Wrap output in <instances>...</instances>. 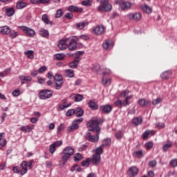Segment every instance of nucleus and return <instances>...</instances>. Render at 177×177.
<instances>
[{
    "instance_id": "1",
    "label": "nucleus",
    "mask_w": 177,
    "mask_h": 177,
    "mask_svg": "<svg viewBox=\"0 0 177 177\" xmlns=\"http://www.w3.org/2000/svg\"><path fill=\"white\" fill-rule=\"evenodd\" d=\"M103 124V120L97 117H93L86 122V127L91 132H100V127Z\"/></svg>"
},
{
    "instance_id": "2",
    "label": "nucleus",
    "mask_w": 177,
    "mask_h": 177,
    "mask_svg": "<svg viewBox=\"0 0 177 177\" xmlns=\"http://www.w3.org/2000/svg\"><path fill=\"white\" fill-rule=\"evenodd\" d=\"M74 154V149L71 147H66L64 148L61 153L62 160L64 164H66L68 159L71 158V156Z\"/></svg>"
},
{
    "instance_id": "3",
    "label": "nucleus",
    "mask_w": 177,
    "mask_h": 177,
    "mask_svg": "<svg viewBox=\"0 0 177 177\" xmlns=\"http://www.w3.org/2000/svg\"><path fill=\"white\" fill-rule=\"evenodd\" d=\"M95 132L96 133L95 135H92L91 132H88L85 136V138L86 139V140H88V142H91V143H97L99 142L100 131Z\"/></svg>"
},
{
    "instance_id": "4",
    "label": "nucleus",
    "mask_w": 177,
    "mask_h": 177,
    "mask_svg": "<svg viewBox=\"0 0 177 177\" xmlns=\"http://www.w3.org/2000/svg\"><path fill=\"white\" fill-rule=\"evenodd\" d=\"M53 96V92L50 90H42L39 92V97L40 99H43L44 100L46 99H49Z\"/></svg>"
},
{
    "instance_id": "5",
    "label": "nucleus",
    "mask_w": 177,
    "mask_h": 177,
    "mask_svg": "<svg viewBox=\"0 0 177 177\" xmlns=\"http://www.w3.org/2000/svg\"><path fill=\"white\" fill-rule=\"evenodd\" d=\"M116 3L119 5L122 10H128V9H131L132 6V3H131V2L125 1L124 0H119Z\"/></svg>"
},
{
    "instance_id": "6",
    "label": "nucleus",
    "mask_w": 177,
    "mask_h": 177,
    "mask_svg": "<svg viewBox=\"0 0 177 177\" xmlns=\"http://www.w3.org/2000/svg\"><path fill=\"white\" fill-rule=\"evenodd\" d=\"M54 80L55 81V89L59 91V89L63 86V77L60 75H55Z\"/></svg>"
},
{
    "instance_id": "7",
    "label": "nucleus",
    "mask_w": 177,
    "mask_h": 177,
    "mask_svg": "<svg viewBox=\"0 0 177 177\" xmlns=\"http://www.w3.org/2000/svg\"><path fill=\"white\" fill-rule=\"evenodd\" d=\"M19 28H21L24 33L27 35V37H35V30H32V28H30L27 26H20Z\"/></svg>"
},
{
    "instance_id": "8",
    "label": "nucleus",
    "mask_w": 177,
    "mask_h": 177,
    "mask_svg": "<svg viewBox=\"0 0 177 177\" xmlns=\"http://www.w3.org/2000/svg\"><path fill=\"white\" fill-rule=\"evenodd\" d=\"M138 174L139 169H138V167H136V166L131 167L127 171V175L129 177L138 176Z\"/></svg>"
},
{
    "instance_id": "9",
    "label": "nucleus",
    "mask_w": 177,
    "mask_h": 177,
    "mask_svg": "<svg viewBox=\"0 0 177 177\" xmlns=\"http://www.w3.org/2000/svg\"><path fill=\"white\" fill-rule=\"evenodd\" d=\"M113 9V6L110 3L104 4V6H100L97 8V12H110Z\"/></svg>"
},
{
    "instance_id": "10",
    "label": "nucleus",
    "mask_w": 177,
    "mask_h": 177,
    "mask_svg": "<svg viewBox=\"0 0 177 177\" xmlns=\"http://www.w3.org/2000/svg\"><path fill=\"white\" fill-rule=\"evenodd\" d=\"M77 37H72L68 44L69 50H75L77 49Z\"/></svg>"
},
{
    "instance_id": "11",
    "label": "nucleus",
    "mask_w": 177,
    "mask_h": 177,
    "mask_svg": "<svg viewBox=\"0 0 177 177\" xmlns=\"http://www.w3.org/2000/svg\"><path fill=\"white\" fill-rule=\"evenodd\" d=\"M93 31L96 35H102L104 34V26L103 25L97 26L93 30Z\"/></svg>"
},
{
    "instance_id": "12",
    "label": "nucleus",
    "mask_w": 177,
    "mask_h": 177,
    "mask_svg": "<svg viewBox=\"0 0 177 177\" xmlns=\"http://www.w3.org/2000/svg\"><path fill=\"white\" fill-rule=\"evenodd\" d=\"M129 17L131 20H136V21H139V20L142 19V15L140 12L131 13L129 15Z\"/></svg>"
},
{
    "instance_id": "13",
    "label": "nucleus",
    "mask_w": 177,
    "mask_h": 177,
    "mask_svg": "<svg viewBox=\"0 0 177 177\" xmlns=\"http://www.w3.org/2000/svg\"><path fill=\"white\" fill-rule=\"evenodd\" d=\"M100 109L106 114H109V113H111V106L106 104V105H102L100 107Z\"/></svg>"
},
{
    "instance_id": "14",
    "label": "nucleus",
    "mask_w": 177,
    "mask_h": 177,
    "mask_svg": "<svg viewBox=\"0 0 177 177\" xmlns=\"http://www.w3.org/2000/svg\"><path fill=\"white\" fill-rule=\"evenodd\" d=\"M41 20L44 23V24L53 26V22L49 20V16L48 15L44 14L41 16Z\"/></svg>"
},
{
    "instance_id": "15",
    "label": "nucleus",
    "mask_w": 177,
    "mask_h": 177,
    "mask_svg": "<svg viewBox=\"0 0 177 177\" xmlns=\"http://www.w3.org/2000/svg\"><path fill=\"white\" fill-rule=\"evenodd\" d=\"M57 46L60 50H66L68 48V44L66 43V41L63 39L59 40Z\"/></svg>"
},
{
    "instance_id": "16",
    "label": "nucleus",
    "mask_w": 177,
    "mask_h": 177,
    "mask_svg": "<svg viewBox=\"0 0 177 177\" xmlns=\"http://www.w3.org/2000/svg\"><path fill=\"white\" fill-rule=\"evenodd\" d=\"M113 45L114 44L111 41L106 40V41L103 43L102 46L104 49L109 50V49H111V48H113Z\"/></svg>"
},
{
    "instance_id": "17",
    "label": "nucleus",
    "mask_w": 177,
    "mask_h": 177,
    "mask_svg": "<svg viewBox=\"0 0 177 177\" xmlns=\"http://www.w3.org/2000/svg\"><path fill=\"white\" fill-rule=\"evenodd\" d=\"M85 26H88V22L86 21L75 24V28L77 30H83V28H85Z\"/></svg>"
},
{
    "instance_id": "18",
    "label": "nucleus",
    "mask_w": 177,
    "mask_h": 177,
    "mask_svg": "<svg viewBox=\"0 0 177 177\" xmlns=\"http://www.w3.org/2000/svg\"><path fill=\"white\" fill-rule=\"evenodd\" d=\"M101 157L99 154H93L92 158V162L94 165H97L100 162Z\"/></svg>"
},
{
    "instance_id": "19",
    "label": "nucleus",
    "mask_w": 177,
    "mask_h": 177,
    "mask_svg": "<svg viewBox=\"0 0 177 177\" xmlns=\"http://www.w3.org/2000/svg\"><path fill=\"white\" fill-rule=\"evenodd\" d=\"M0 32H1V34H6L8 35V34H10V28H9L8 26H1L0 27Z\"/></svg>"
},
{
    "instance_id": "20",
    "label": "nucleus",
    "mask_w": 177,
    "mask_h": 177,
    "mask_svg": "<svg viewBox=\"0 0 177 177\" xmlns=\"http://www.w3.org/2000/svg\"><path fill=\"white\" fill-rule=\"evenodd\" d=\"M88 106L90 107V109H91V110H97V109H99V106L93 100H90L88 102Z\"/></svg>"
},
{
    "instance_id": "21",
    "label": "nucleus",
    "mask_w": 177,
    "mask_h": 177,
    "mask_svg": "<svg viewBox=\"0 0 177 177\" xmlns=\"http://www.w3.org/2000/svg\"><path fill=\"white\" fill-rule=\"evenodd\" d=\"M149 135H154V131L151 130H147L142 134V139L147 140L149 139Z\"/></svg>"
},
{
    "instance_id": "22",
    "label": "nucleus",
    "mask_w": 177,
    "mask_h": 177,
    "mask_svg": "<svg viewBox=\"0 0 177 177\" xmlns=\"http://www.w3.org/2000/svg\"><path fill=\"white\" fill-rule=\"evenodd\" d=\"M21 167L22 168L21 171V174L26 175V174H27V162L23 161L21 164Z\"/></svg>"
},
{
    "instance_id": "23",
    "label": "nucleus",
    "mask_w": 177,
    "mask_h": 177,
    "mask_svg": "<svg viewBox=\"0 0 177 177\" xmlns=\"http://www.w3.org/2000/svg\"><path fill=\"white\" fill-rule=\"evenodd\" d=\"M27 6V3L20 0L17 1L16 8L17 9H24Z\"/></svg>"
},
{
    "instance_id": "24",
    "label": "nucleus",
    "mask_w": 177,
    "mask_h": 177,
    "mask_svg": "<svg viewBox=\"0 0 177 177\" xmlns=\"http://www.w3.org/2000/svg\"><path fill=\"white\" fill-rule=\"evenodd\" d=\"M39 34L41 37H44V38H48V37H49V31L44 28L40 29Z\"/></svg>"
},
{
    "instance_id": "25",
    "label": "nucleus",
    "mask_w": 177,
    "mask_h": 177,
    "mask_svg": "<svg viewBox=\"0 0 177 177\" xmlns=\"http://www.w3.org/2000/svg\"><path fill=\"white\" fill-rule=\"evenodd\" d=\"M150 102L149 100H146L145 98L140 99L138 100V104L142 107H145L146 106H149Z\"/></svg>"
},
{
    "instance_id": "26",
    "label": "nucleus",
    "mask_w": 177,
    "mask_h": 177,
    "mask_svg": "<svg viewBox=\"0 0 177 177\" xmlns=\"http://www.w3.org/2000/svg\"><path fill=\"white\" fill-rule=\"evenodd\" d=\"M143 122V119H142V117L138 116L137 118H134L133 119V124H135L136 126L140 125Z\"/></svg>"
},
{
    "instance_id": "27",
    "label": "nucleus",
    "mask_w": 177,
    "mask_h": 177,
    "mask_svg": "<svg viewBox=\"0 0 177 177\" xmlns=\"http://www.w3.org/2000/svg\"><path fill=\"white\" fill-rule=\"evenodd\" d=\"M6 13L8 16V17L13 16L15 15V8H6Z\"/></svg>"
},
{
    "instance_id": "28",
    "label": "nucleus",
    "mask_w": 177,
    "mask_h": 177,
    "mask_svg": "<svg viewBox=\"0 0 177 177\" xmlns=\"http://www.w3.org/2000/svg\"><path fill=\"white\" fill-rule=\"evenodd\" d=\"M171 147H172V142L169 141L167 143L163 145L162 150L163 151H168Z\"/></svg>"
},
{
    "instance_id": "29",
    "label": "nucleus",
    "mask_w": 177,
    "mask_h": 177,
    "mask_svg": "<svg viewBox=\"0 0 177 177\" xmlns=\"http://www.w3.org/2000/svg\"><path fill=\"white\" fill-rule=\"evenodd\" d=\"M78 128H80V125L75 124L74 122H73V125H71L68 127L67 132H71L75 129H78Z\"/></svg>"
},
{
    "instance_id": "30",
    "label": "nucleus",
    "mask_w": 177,
    "mask_h": 177,
    "mask_svg": "<svg viewBox=\"0 0 177 177\" xmlns=\"http://www.w3.org/2000/svg\"><path fill=\"white\" fill-rule=\"evenodd\" d=\"M78 63H80V59H75L69 64V67L71 68H77Z\"/></svg>"
},
{
    "instance_id": "31",
    "label": "nucleus",
    "mask_w": 177,
    "mask_h": 177,
    "mask_svg": "<svg viewBox=\"0 0 177 177\" xmlns=\"http://www.w3.org/2000/svg\"><path fill=\"white\" fill-rule=\"evenodd\" d=\"M24 54L27 55L28 59H34V51L28 50L24 52Z\"/></svg>"
},
{
    "instance_id": "32",
    "label": "nucleus",
    "mask_w": 177,
    "mask_h": 177,
    "mask_svg": "<svg viewBox=\"0 0 177 177\" xmlns=\"http://www.w3.org/2000/svg\"><path fill=\"white\" fill-rule=\"evenodd\" d=\"M142 9L144 12H145V13H147L148 15H150V13H151V8L147 6V5H144L142 6Z\"/></svg>"
},
{
    "instance_id": "33",
    "label": "nucleus",
    "mask_w": 177,
    "mask_h": 177,
    "mask_svg": "<svg viewBox=\"0 0 177 177\" xmlns=\"http://www.w3.org/2000/svg\"><path fill=\"white\" fill-rule=\"evenodd\" d=\"M65 73L66 77H68L69 78H73V77H74V71L71 69L65 70Z\"/></svg>"
},
{
    "instance_id": "34",
    "label": "nucleus",
    "mask_w": 177,
    "mask_h": 177,
    "mask_svg": "<svg viewBox=\"0 0 177 177\" xmlns=\"http://www.w3.org/2000/svg\"><path fill=\"white\" fill-rule=\"evenodd\" d=\"M133 154L138 158H142V157H143V151L142 150L136 151H134Z\"/></svg>"
},
{
    "instance_id": "35",
    "label": "nucleus",
    "mask_w": 177,
    "mask_h": 177,
    "mask_svg": "<svg viewBox=\"0 0 177 177\" xmlns=\"http://www.w3.org/2000/svg\"><path fill=\"white\" fill-rule=\"evenodd\" d=\"M68 12H78L79 8L77 6H69L68 7Z\"/></svg>"
},
{
    "instance_id": "36",
    "label": "nucleus",
    "mask_w": 177,
    "mask_h": 177,
    "mask_svg": "<svg viewBox=\"0 0 177 177\" xmlns=\"http://www.w3.org/2000/svg\"><path fill=\"white\" fill-rule=\"evenodd\" d=\"M76 115L77 117H82L84 115V110L81 108H77L76 109Z\"/></svg>"
},
{
    "instance_id": "37",
    "label": "nucleus",
    "mask_w": 177,
    "mask_h": 177,
    "mask_svg": "<svg viewBox=\"0 0 177 177\" xmlns=\"http://www.w3.org/2000/svg\"><path fill=\"white\" fill-rule=\"evenodd\" d=\"M66 57V55L63 53H58L55 55V59L57 60H63Z\"/></svg>"
},
{
    "instance_id": "38",
    "label": "nucleus",
    "mask_w": 177,
    "mask_h": 177,
    "mask_svg": "<svg viewBox=\"0 0 177 177\" xmlns=\"http://www.w3.org/2000/svg\"><path fill=\"white\" fill-rule=\"evenodd\" d=\"M91 165V159L87 158L82 162V167H88Z\"/></svg>"
},
{
    "instance_id": "39",
    "label": "nucleus",
    "mask_w": 177,
    "mask_h": 177,
    "mask_svg": "<svg viewBox=\"0 0 177 177\" xmlns=\"http://www.w3.org/2000/svg\"><path fill=\"white\" fill-rule=\"evenodd\" d=\"M74 114H75V111L73 109L68 110L66 113L67 117H71V115H74Z\"/></svg>"
},
{
    "instance_id": "40",
    "label": "nucleus",
    "mask_w": 177,
    "mask_h": 177,
    "mask_svg": "<svg viewBox=\"0 0 177 177\" xmlns=\"http://www.w3.org/2000/svg\"><path fill=\"white\" fill-rule=\"evenodd\" d=\"M110 145H111V139L110 138H106L102 142V146H110Z\"/></svg>"
},
{
    "instance_id": "41",
    "label": "nucleus",
    "mask_w": 177,
    "mask_h": 177,
    "mask_svg": "<svg viewBox=\"0 0 177 177\" xmlns=\"http://www.w3.org/2000/svg\"><path fill=\"white\" fill-rule=\"evenodd\" d=\"M85 53V52L84 51H77L75 54V60H80V57H81V56H82V55H84Z\"/></svg>"
},
{
    "instance_id": "42",
    "label": "nucleus",
    "mask_w": 177,
    "mask_h": 177,
    "mask_svg": "<svg viewBox=\"0 0 177 177\" xmlns=\"http://www.w3.org/2000/svg\"><path fill=\"white\" fill-rule=\"evenodd\" d=\"M63 16V10L62 9H59L57 10V12L55 14V17L56 19H60Z\"/></svg>"
},
{
    "instance_id": "43",
    "label": "nucleus",
    "mask_w": 177,
    "mask_h": 177,
    "mask_svg": "<svg viewBox=\"0 0 177 177\" xmlns=\"http://www.w3.org/2000/svg\"><path fill=\"white\" fill-rule=\"evenodd\" d=\"M20 78H21V81H27L28 82H30V81L32 80L31 77L24 76V75L21 76Z\"/></svg>"
},
{
    "instance_id": "44",
    "label": "nucleus",
    "mask_w": 177,
    "mask_h": 177,
    "mask_svg": "<svg viewBox=\"0 0 177 177\" xmlns=\"http://www.w3.org/2000/svg\"><path fill=\"white\" fill-rule=\"evenodd\" d=\"M71 106V104H68L67 105H59L58 106V111H62V110H64V109H67V107H70Z\"/></svg>"
},
{
    "instance_id": "45",
    "label": "nucleus",
    "mask_w": 177,
    "mask_h": 177,
    "mask_svg": "<svg viewBox=\"0 0 177 177\" xmlns=\"http://www.w3.org/2000/svg\"><path fill=\"white\" fill-rule=\"evenodd\" d=\"M83 6H92V0H86L82 2Z\"/></svg>"
},
{
    "instance_id": "46",
    "label": "nucleus",
    "mask_w": 177,
    "mask_h": 177,
    "mask_svg": "<svg viewBox=\"0 0 177 177\" xmlns=\"http://www.w3.org/2000/svg\"><path fill=\"white\" fill-rule=\"evenodd\" d=\"M160 77L162 80H167L168 77H169V72L168 71H165L163 72L161 75Z\"/></svg>"
},
{
    "instance_id": "47",
    "label": "nucleus",
    "mask_w": 177,
    "mask_h": 177,
    "mask_svg": "<svg viewBox=\"0 0 177 177\" xmlns=\"http://www.w3.org/2000/svg\"><path fill=\"white\" fill-rule=\"evenodd\" d=\"M153 146H154V144L152 142H148L145 144V149L150 150V149H153Z\"/></svg>"
},
{
    "instance_id": "48",
    "label": "nucleus",
    "mask_w": 177,
    "mask_h": 177,
    "mask_svg": "<svg viewBox=\"0 0 177 177\" xmlns=\"http://www.w3.org/2000/svg\"><path fill=\"white\" fill-rule=\"evenodd\" d=\"M102 84L103 85H105L106 86H109L111 84V80L110 79H106L104 78L102 79Z\"/></svg>"
},
{
    "instance_id": "49",
    "label": "nucleus",
    "mask_w": 177,
    "mask_h": 177,
    "mask_svg": "<svg viewBox=\"0 0 177 177\" xmlns=\"http://www.w3.org/2000/svg\"><path fill=\"white\" fill-rule=\"evenodd\" d=\"M9 34L10 38H16L17 37H19V32H16L15 30L11 31Z\"/></svg>"
},
{
    "instance_id": "50",
    "label": "nucleus",
    "mask_w": 177,
    "mask_h": 177,
    "mask_svg": "<svg viewBox=\"0 0 177 177\" xmlns=\"http://www.w3.org/2000/svg\"><path fill=\"white\" fill-rule=\"evenodd\" d=\"M161 102H162V98H157L155 99L152 101V104H154V106H157V104H158L159 103H161Z\"/></svg>"
},
{
    "instance_id": "51",
    "label": "nucleus",
    "mask_w": 177,
    "mask_h": 177,
    "mask_svg": "<svg viewBox=\"0 0 177 177\" xmlns=\"http://www.w3.org/2000/svg\"><path fill=\"white\" fill-rule=\"evenodd\" d=\"M95 154H98L99 156H100V154H103V148L102 147H98L95 149Z\"/></svg>"
},
{
    "instance_id": "52",
    "label": "nucleus",
    "mask_w": 177,
    "mask_h": 177,
    "mask_svg": "<svg viewBox=\"0 0 177 177\" xmlns=\"http://www.w3.org/2000/svg\"><path fill=\"white\" fill-rule=\"evenodd\" d=\"M82 99H84V96L81 94H77L75 97V102H81V100H82Z\"/></svg>"
},
{
    "instance_id": "53",
    "label": "nucleus",
    "mask_w": 177,
    "mask_h": 177,
    "mask_svg": "<svg viewBox=\"0 0 177 177\" xmlns=\"http://www.w3.org/2000/svg\"><path fill=\"white\" fill-rule=\"evenodd\" d=\"M49 151H50V154H53L55 153V151H56V148L55 147V145L51 144L50 145Z\"/></svg>"
},
{
    "instance_id": "54",
    "label": "nucleus",
    "mask_w": 177,
    "mask_h": 177,
    "mask_svg": "<svg viewBox=\"0 0 177 177\" xmlns=\"http://www.w3.org/2000/svg\"><path fill=\"white\" fill-rule=\"evenodd\" d=\"M82 160V155L81 153H77L75 156V161H81Z\"/></svg>"
},
{
    "instance_id": "55",
    "label": "nucleus",
    "mask_w": 177,
    "mask_h": 177,
    "mask_svg": "<svg viewBox=\"0 0 177 177\" xmlns=\"http://www.w3.org/2000/svg\"><path fill=\"white\" fill-rule=\"evenodd\" d=\"M169 164H170V165H171V167H173V168L176 167V166H177V159L175 158V159L171 160L170 161Z\"/></svg>"
},
{
    "instance_id": "56",
    "label": "nucleus",
    "mask_w": 177,
    "mask_h": 177,
    "mask_svg": "<svg viewBox=\"0 0 177 177\" xmlns=\"http://www.w3.org/2000/svg\"><path fill=\"white\" fill-rule=\"evenodd\" d=\"M53 145H54L55 148L56 147H59V146H62V145H63V141L62 140H59V141L54 142L53 143Z\"/></svg>"
},
{
    "instance_id": "57",
    "label": "nucleus",
    "mask_w": 177,
    "mask_h": 177,
    "mask_svg": "<svg viewBox=\"0 0 177 177\" xmlns=\"http://www.w3.org/2000/svg\"><path fill=\"white\" fill-rule=\"evenodd\" d=\"M12 171L15 174H20L21 172V169L19 167H15Z\"/></svg>"
},
{
    "instance_id": "58",
    "label": "nucleus",
    "mask_w": 177,
    "mask_h": 177,
    "mask_svg": "<svg viewBox=\"0 0 177 177\" xmlns=\"http://www.w3.org/2000/svg\"><path fill=\"white\" fill-rule=\"evenodd\" d=\"M123 133H122V131H118L116 133H115V138L116 139H121L123 136Z\"/></svg>"
},
{
    "instance_id": "59",
    "label": "nucleus",
    "mask_w": 177,
    "mask_h": 177,
    "mask_svg": "<svg viewBox=\"0 0 177 177\" xmlns=\"http://www.w3.org/2000/svg\"><path fill=\"white\" fill-rule=\"evenodd\" d=\"M84 121V118H80L79 119L75 120L73 122H74L75 124L78 125V124H81Z\"/></svg>"
},
{
    "instance_id": "60",
    "label": "nucleus",
    "mask_w": 177,
    "mask_h": 177,
    "mask_svg": "<svg viewBox=\"0 0 177 177\" xmlns=\"http://www.w3.org/2000/svg\"><path fill=\"white\" fill-rule=\"evenodd\" d=\"M5 146H6V139H3L0 142V150L3 147H5Z\"/></svg>"
},
{
    "instance_id": "61",
    "label": "nucleus",
    "mask_w": 177,
    "mask_h": 177,
    "mask_svg": "<svg viewBox=\"0 0 177 177\" xmlns=\"http://www.w3.org/2000/svg\"><path fill=\"white\" fill-rule=\"evenodd\" d=\"M100 68H101L100 65H99V64H95V65L93 67L92 70H93V71L97 72V71H99V70H100Z\"/></svg>"
},
{
    "instance_id": "62",
    "label": "nucleus",
    "mask_w": 177,
    "mask_h": 177,
    "mask_svg": "<svg viewBox=\"0 0 177 177\" xmlns=\"http://www.w3.org/2000/svg\"><path fill=\"white\" fill-rule=\"evenodd\" d=\"M115 105L118 107H122V101L118 100L115 102Z\"/></svg>"
},
{
    "instance_id": "63",
    "label": "nucleus",
    "mask_w": 177,
    "mask_h": 177,
    "mask_svg": "<svg viewBox=\"0 0 177 177\" xmlns=\"http://www.w3.org/2000/svg\"><path fill=\"white\" fill-rule=\"evenodd\" d=\"M12 95L13 96H19L20 95V90L16 89L12 91Z\"/></svg>"
},
{
    "instance_id": "64",
    "label": "nucleus",
    "mask_w": 177,
    "mask_h": 177,
    "mask_svg": "<svg viewBox=\"0 0 177 177\" xmlns=\"http://www.w3.org/2000/svg\"><path fill=\"white\" fill-rule=\"evenodd\" d=\"M64 17L66 19H73V13H71V12H66V15H64Z\"/></svg>"
}]
</instances>
